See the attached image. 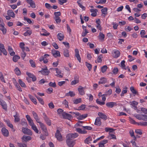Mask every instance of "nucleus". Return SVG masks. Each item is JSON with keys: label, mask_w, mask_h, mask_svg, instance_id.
<instances>
[{"label": "nucleus", "mask_w": 147, "mask_h": 147, "mask_svg": "<svg viewBox=\"0 0 147 147\" xmlns=\"http://www.w3.org/2000/svg\"><path fill=\"white\" fill-rule=\"evenodd\" d=\"M75 95V94L72 91H69V92L65 94V96H70L71 97L74 96Z\"/></svg>", "instance_id": "nucleus-29"}, {"label": "nucleus", "mask_w": 147, "mask_h": 147, "mask_svg": "<svg viewBox=\"0 0 147 147\" xmlns=\"http://www.w3.org/2000/svg\"><path fill=\"white\" fill-rule=\"evenodd\" d=\"M78 136V134L76 133L69 134L66 136V142L67 145L69 147H73L76 143L75 140H72Z\"/></svg>", "instance_id": "nucleus-1"}, {"label": "nucleus", "mask_w": 147, "mask_h": 147, "mask_svg": "<svg viewBox=\"0 0 147 147\" xmlns=\"http://www.w3.org/2000/svg\"><path fill=\"white\" fill-rule=\"evenodd\" d=\"M4 25L0 24V30L2 32L3 34H5L6 33V29L4 27Z\"/></svg>", "instance_id": "nucleus-20"}, {"label": "nucleus", "mask_w": 147, "mask_h": 147, "mask_svg": "<svg viewBox=\"0 0 147 147\" xmlns=\"http://www.w3.org/2000/svg\"><path fill=\"white\" fill-rule=\"evenodd\" d=\"M22 122L21 123V124L24 126H26L27 125V123L26 122V119H22Z\"/></svg>", "instance_id": "nucleus-43"}, {"label": "nucleus", "mask_w": 147, "mask_h": 147, "mask_svg": "<svg viewBox=\"0 0 147 147\" xmlns=\"http://www.w3.org/2000/svg\"><path fill=\"white\" fill-rule=\"evenodd\" d=\"M36 98H37V99H38V100L39 101V102L42 104V105H43L44 104V102L43 100V99L38 97V96H36Z\"/></svg>", "instance_id": "nucleus-56"}, {"label": "nucleus", "mask_w": 147, "mask_h": 147, "mask_svg": "<svg viewBox=\"0 0 147 147\" xmlns=\"http://www.w3.org/2000/svg\"><path fill=\"white\" fill-rule=\"evenodd\" d=\"M75 56L80 63L81 62V58L79 54V51L78 49H76L75 50Z\"/></svg>", "instance_id": "nucleus-11"}, {"label": "nucleus", "mask_w": 147, "mask_h": 147, "mask_svg": "<svg viewBox=\"0 0 147 147\" xmlns=\"http://www.w3.org/2000/svg\"><path fill=\"white\" fill-rule=\"evenodd\" d=\"M142 120L144 121H147V115L145 114H142Z\"/></svg>", "instance_id": "nucleus-52"}, {"label": "nucleus", "mask_w": 147, "mask_h": 147, "mask_svg": "<svg viewBox=\"0 0 147 147\" xmlns=\"http://www.w3.org/2000/svg\"><path fill=\"white\" fill-rule=\"evenodd\" d=\"M31 128L36 133H38V130L35 124L34 125L32 126L31 127Z\"/></svg>", "instance_id": "nucleus-47"}, {"label": "nucleus", "mask_w": 147, "mask_h": 147, "mask_svg": "<svg viewBox=\"0 0 147 147\" xmlns=\"http://www.w3.org/2000/svg\"><path fill=\"white\" fill-rule=\"evenodd\" d=\"M107 80L106 78H101L100 79V80L98 82L99 84H105L107 82Z\"/></svg>", "instance_id": "nucleus-26"}, {"label": "nucleus", "mask_w": 147, "mask_h": 147, "mask_svg": "<svg viewBox=\"0 0 147 147\" xmlns=\"http://www.w3.org/2000/svg\"><path fill=\"white\" fill-rule=\"evenodd\" d=\"M62 116L64 118L70 120L72 118V116L69 114L66 113L65 112L62 113Z\"/></svg>", "instance_id": "nucleus-6"}, {"label": "nucleus", "mask_w": 147, "mask_h": 147, "mask_svg": "<svg viewBox=\"0 0 147 147\" xmlns=\"http://www.w3.org/2000/svg\"><path fill=\"white\" fill-rule=\"evenodd\" d=\"M141 111L145 114H147V109L143 107L141 108Z\"/></svg>", "instance_id": "nucleus-64"}, {"label": "nucleus", "mask_w": 147, "mask_h": 147, "mask_svg": "<svg viewBox=\"0 0 147 147\" xmlns=\"http://www.w3.org/2000/svg\"><path fill=\"white\" fill-rule=\"evenodd\" d=\"M0 105H1L3 109L5 111L7 109V106L6 103L2 100H0Z\"/></svg>", "instance_id": "nucleus-9"}, {"label": "nucleus", "mask_w": 147, "mask_h": 147, "mask_svg": "<svg viewBox=\"0 0 147 147\" xmlns=\"http://www.w3.org/2000/svg\"><path fill=\"white\" fill-rule=\"evenodd\" d=\"M22 140L23 142L24 141L25 142H27L31 140V138L30 136H27L24 135L22 138Z\"/></svg>", "instance_id": "nucleus-16"}, {"label": "nucleus", "mask_w": 147, "mask_h": 147, "mask_svg": "<svg viewBox=\"0 0 147 147\" xmlns=\"http://www.w3.org/2000/svg\"><path fill=\"white\" fill-rule=\"evenodd\" d=\"M20 59V57L19 56L15 55L13 58V60L14 62H16L18 59Z\"/></svg>", "instance_id": "nucleus-38"}, {"label": "nucleus", "mask_w": 147, "mask_h": 147, "mask_svg": "<svg viewBox=\"0 0 147 147\" xmlns=\"http://www.w3.org/2000/svg\"><path fill=\"white\" fill-rule=\"evenodd\" d=\"M131 103L130 105L133 107H134L135 105H137L138 104V102L135 101H133L132 102H130Z\"/></svg>", "instance_id": "nucleus-54"}, {"label": "nucleus", "mask_w": 147, "mask_h": 147, "mask_svg": "<svg viewBox=\"0 0 147 147\" xmlns=\"http://www.w3.org/2000/svg\"><path fill=\"white\" fill-rule=\"evenodd\" d=\"M49 54H45L43 56H42L40 57L39 58V61L41 62L43 60L46 59L47 57H49Z\"/></svg>", "instance_id": "nucleus-28"}, {"label": "nucleus", "mask_w": 147, "mask_h": 147, "mask_svg": "<svg viewBox=\"0 0 147 147\" xmlns=\"http://www.w3.org/2000/svg\"><path fill=\"white\" fill-rule=\"evenodd\" d=\"M81 0H78L77 1V3L80 7L82 8L83 10H85V7L84 6H83L81 3Z\"/></svg>", "instance_id": "nucleus-35"}, {"label": "nucleus", "mask_w": 147, "mask_h": 147, "mask_svg": "<svg viewBox=\"0 0 147 147\" xmlns=\"http://www.w3.org/2000/svg\"><path fill=\"white\" fill-rule=\"evenodd\" d=\"M44 119L48 125L49 126L51 125V121L49 120V119L48 117H45L44 118Z\"/></svg>", "instance_id": "nucleus-33"}, {"label": "nucleus", "mask_w": 147, "mask_h": 147, "mask_svg": "<svg viewBox=\"0 0 147 147\" xmlns=\"http://www.w3.org/2000/svg\"><path fill=\"white\" fill-rule=\"evenodd\" d=\"M107 69V65H104L102 66L101 68V71L103 73H104L106 71Z\"/></svg>", "instance_id": "nucleus-46"}, {"label": "nucleus", "mask_w": 147, "mask_h": 147, "mask_svg": "<svg viewBox=\"0 0 147 147\" xmlns=\"http://www.w3.org/2000/svg\"><path fill=\"white\" fill-rule=\"evenodd\" d=\"M24 44L23 42H21L20 43V47L22 49V51H24Z\"/></svg>", "instance_id": "nucleus-58"}, {"label": "nucleus", "mask_w": 147, "mask_h": 147, "mask_svg": "<svg viewBox=\"0 0 147 147\" xmlns=\"http://www.w3.org/2000/svg\"><path fill=\"white\" fill-rule=\"evenodd\" d=\"M142 114H136L134 116L137 119L139 120H142Z\"/></svg>", "instance_id": "nucleus-48"}, {"label": "nucleus", "mask_w": 147, "mask_h": 147, "mask_svg": "<svg viewBox=\"0 0 147 147\" xmlns=\"http://www.w3.org/2000/svg\"><path fill=\"white\" fill-rule=\"evenodd\" d=\"M55 136L58 141H61L62 140V136L59 130H57L55 134Z\"/></svg>", "instance_id": "nucleus-3"}, {"label": "nucleus", "mask_w": 147, "mask_h": 147, "mask_svg": "<svg viewBox=\"0 0 147 147\" xmlns=\"http://www.w3.org/2000/svg\"><path fill=\"white\" fill-rule=\"evenodd\" d=\"M8 50L11 56H13L15 55V53L13 51L12 48L11 47L8 46Z\"/></svg>", "instance_id": "nucleus-24"}, {"label": "nucleus", "mask_w": 147, "mask_h": 147, "mask_svg": "<svg viewBox=\"0 0 147 147\" xmlns=\"http://www.w3.org/2000/svg\"><path fill=\"white\" fill-rule=\"evenodd\" d=\"M54 19L57 24H59L61 22V20L60 17L54 18Z\"/></svg>", "instance_id": "nucleus-53"}, {"label": "nucleus", "mask_w": 147, "mask_h": 147, "mask_svg": "<svg viewBox=\"0 0 147 147\" xmlns=\"http://www.w3.org/2000/svg\"><path fill=\"white\" fill-rule=\"evenodd\" d=\"M29 61H30V64L31 65V66L33 67H36L35 63L33 61V60H30Z\"/></svg>", "instance_id": "nucleus-55"}, {"label": "nucleus", "mask_w": 147, "mask_h": 147, "mask_svg": "<svg viewBox=\"0 0 147 147\" xmlns=\"http://www.w3.org/2000/svg\"><path fill=\"white\" fill-rule=\"evenodd\" d=\"M81 101L82 99L81 98H78L74 100V104H77L78 103L80 102Z\"/></svg>", "instance_id": "nucleus-45"}, {"label": "nucleus", "mask_w": 147, "mask_h": 147, "mask_svg": "<svg viewBox=\"0 0 147 147\" xmlns=\"http://www.w3.org/2000/svg\"><path fill=\"white\" fill-rule=\"evenodd\" d=\"M5 122L6 123L7 125L9 127L12 129H13V125L10 123V121L9 120H6L5 121Z\"/></svg>", "instance_id": "nucleus-34"}, {"label": "nucleus", "mask_w": 147, "mask_h": 147, "mask_svg": "<svg viewBox=\"0 0 147 147\" xmlns=\"http://www.w3.org/2000/svg\"><path fill=\"white\" fill-rule=\"evenodd\" d=\"M28 96L31 100L34 103V104L36 105L37 102L36 99L35 98H34L33 96L30 94L28 95Z\"/></svg>", "instance_id": "nucleus-25"}, {"label": "nucleus", "mask_w": 147, "mask_h": 147, "mask_svg": "<svg viewBox=\"0 0 147 147\" xmlns=\"http://www.w3.org/2000/svg\"><path fill=\"white\" fill-rule=\"evenodd\" d=\"M27 3L30 4L31 7L33 8L36 7V5L34 2L32 0H26Z\"/></svg>", "instance_id": "nucleus-15"}, {"label": "nucleus", "mask_w": 147, "mask_h": 147, "mask_svg": "<svg viewBox=\"0 0 147 147\" xmlns=\"http://www.w3.org/2000/svg\"><path fill=\"white\" fill-rule=\"evenodd\" d=\"M17 144L19 147H27V145L25 144L18 143Z\"/></svg>", "instance_id": "nucleus-49"}, {"label": "nucleus", "mask_w": 147, "mask_h": 147, "mask_svg": "<svg viewBox=\"0 0 147 147\" xmlns=\"http://www.w3.org/2000/svg\"><path fill=\"white\" fill-rule=\"evenodd\" d=\"M99 36L100 39L101 40H103L105 38V35L101 32L100 33Z\"/></svg>", "instance_id": "nucleus-63"}, {"label": "nucleus", "mask_w": 147, "mask_h": 147, "mask_svg": "<svg viewBox=\"0 0 147 147\" xmlns=\"http://www.w3.org/2000/svg\"><path fill=\"white\" fill-rule=\"evenodd\" d=\"M40 125V127L41 129L45 132H46L47 131V129L45 125L41 123V122H38V123Z\"/></svg>", "instance_id": "nucleus-21"}, {"label": "nucleus", "mask_w": 147, "mask_h": 147, "mask_svg": "<svg viewBox=\"0 0 147 147\" xmlns=\"http://www.w3.org/2000/svg\"><path fill=\"white\" fill-rule=\"evenodd\" d=\"M112 93V90L110 89L108 91L105 92V94H103V96H107L110 95Z\"/></svg>", "instance_id": "nucleus-32"}, {"label": "nucleus", "mask_w": 147, "mask_h": 147, "mask_svg": "<svg viewBox=\"0 0 147 147\" xmlns=\"http://www.w3.org/2000/svg\"><path fill=\"white\" fill-rule=\"evenodd\" d=\"M96 102L97 103L100 105H103L105 104V102H104L100 101L98 99H96Z\"/></svg>", "instance_id": "nucleus-60"}, {"label": "nucleus", "mask_w": 147, "mask_h": 147, "mask_svg": "<svg viewBox=\"0 0 147 147\" xmlns=\"http://www.w3.org/2000/svg\"><path fill=\"white\" fill-rule=\"evenodd\" d=\"M1 132L3 135L5 137H8L9 136V132L8 130L4 127H3L1 129Z\"/></svg>", "instance_id": "nucleus-8"}, {"label": "nucleus", "mask_w": 147, "mask_h": 147, "mask_svg": "<svg viewBox=\"0 0 147 147\" xmlns=\"http://www.w3.org/2000/svg\"><path fill=\"white\" fill-rule=\"evenodd\" d=\"M54 14L55 16L54 18L59 17V16L61 15V13L59 11L55 12Z\"/></svg>", "instance_id": "nucleus-62"}, {"label": "nucleus", "mask_w": 147, "mask_h": 147, "mask_svg": "<svg viewBox=\"0 0 147 147\" xmlns=\"http://www.w3.org/2000/svg\"><path fill=\"white\" fill-rule=\"evenodd\" d=\"M138 125H140L142 126H147V122L144 121L140 122V123H138Z\"/></svg>", "instance_id": "nucleus-40"}, {"label": "nucleus", "mask_w": 147, "mask_h": 147, "mask_svg": "<svg viewBox=\"0 0 147 147\" xmlns=\"http://www.w3.org/2000/svg\"><path fill=\"white\" fill-rule=\"evenodd\" d=\"M16 74L17 75H20L21 74V72L18 67H16L15 69Z\"/></svg>", "instance_id": "nucleus-44"}, {"label": "nucleus", "mask_w": 147, "mask_h": 147, "mask_svg": "<svg viewBox=\"0 0 147 147\" xmlns=\"http://www.w3.org/2000/svg\"><path fill=\"white\" fill-rule=\"evenodd\" d=\"M146 32L144 30H142L140 33V34L141 36V37L142 38H144V35L145 34Z\"/></svg>", "instance_id": "nucleus-59"}, {"label": "nucleus", "mask_w": 147, "mask_h": 147, "mask_svg": "<svg viewBox=\"0 0 147 147\" xmlns=\"http://www.w3.org/2000/svg\"><path fill=\"white\" fill-rule=\"evenodd\" d=\"M87 116V114H85L84 115H80L77 119L79 120H82L84 119Z\"/></svg>", "instance_id": "nucleus-30"}, {"label": "nucleus", "mask_w": 147, "mask_h": 147, "mask_svg": "<svg viewBox=\"0 0 147 147\" xmlns=\"http://www.w3.org/2000/svg\"><path fill=\"white\" fill-rule=\"evenodd\" d=\"M108 138L109 139H116V136L115 135L112 134H110L108 136Z\"/></svg>", "instance_id": "nucleus-37"}, {"label": "nucleus", "mask_w": 147, "mask_h": 147, "mask_svg": "<svg viewBox=\"0 0 147 147\" xmlns=\"http://www.w3.org/2000/svg\"><path fill=\"white\" fill-rule=\"evenodd\" d=\"M57 37L59 41L63 40L64 38L63 35L61 33H59L57 35Z\"/></svg>", "instance_id": "nucleus-22"}, {"label": "nucleus", "mask_w": 147, "mask_h": 147, "mask_svg": "<svg viewBox=\"0 0 147 147\" xmlns=\"http://www.w3.org/2000/svg\"><path fill=\"white\" fill-rule=\"evenodd\" d=\"M84 88L82 87L81 86H79L78 88V90L79 94L83 95L85 94V92L84 90Z\"/></svg>", "instance_id": "nucleus-12"}, {"label": "nucleus", "mask_w": 147, "mask_h": 147, "mask_svg": "<svg viewBox=\"0 0 147 147\" xmlns=\"http://www.w3.org/2000/svg\"><path fill=\"white\" fill-rule=\"evenodd\" d=\"M101 124V122L99 117H97L95 120L94 124L95 125L100 126Z\"/></svg>", "instance_id": "nucleus-19"}, {"label": "nucleus", "mask_w": 147, "mask_h": 147, "mask_svg": "<svg viewBox=\"0 0 147 147\" xmlns=\"http://www.w3.org/2000/svg\"><path fill=\"white\" fill-rule=\"evenodd\" d=\"M39 72L44 75H48L50 72V71L48 69L47 67L45 68H42L41 70L39 71Z\"/></svg>", "instance_id": "nucleus-5"}, {"label": "nucleus", "mask_w": 147, "mask_h": 147, "mask_svg": "<svg viewBox=\"0 0 147 147\" xmlns=\"http://www.w3.org/2000/svg\"><path fill=\"white\" fill-rule=\"evenodd\" d=\"M92 138L93 139H94V137L93 135L92 137L89 136L86 138L84 140V142L88 144L90 143V141L92 140Z\"/></svg>", "instance_id": "nucleus-13"}, {"label": "nucleus", "mask_w": 147, "mask_h": 147, "mask_svg": "<svg viewBox=\"0 0 147 147\" xmlns=\"http://www.w3.org/2000/svg\"><path fill=\"white\" fill-rule=\"evenodd\" d=\"M16 86V87L18 89V90L20 92H22V89L20 86L19 85V84L17 83H16V85H15Z\"/></svg>", "instance_id": "nucleus-61"}, {"label": "nucleus", "mask_w": 147, "mask_h": 147, "mask_svg": "<svg viewBox=\"0 0 147 147\" xmlns=\"http://www.w3.org/2000/svg\"><path fill=\"white\" fill-rule=\"evenodd\" d=\"M18 82L21 87H26V85L22 81V80L20 79H19L18 80Z\"/></svg>", "instance_id": "nucleus-36"}, {"label": "nucleus", "mask_w": 147, "mask_h": 147, "mask_svg": "<svg viewBox=\"0 0 147 147\" xmlns=\"http://www.w3.org/2000/svg\"><path fill=\"white\" fill-rule=\"evenodd\" d=\"M32 114L35 119L38 123L40 122L39 121L40 119L39 118L37 114L34 111H33L32 112Z\"/></svg>", "instance_id": "nucleus-17"}, {"label": "nucleus", "mask_w": 147, "mask_h": 147, "mask_svg": "<svg viewBox=\"0 0 147 147\" xmlns=\"http://www.w3.org/2000/svg\"><path fill=\"white\" fill-rule=\"evenodd\" d=\"M106 105L109 108H112L114 106H116L117 104L116 102H108L106 103Z\"/></svg>", "instance_id": "nucleus-10"}, {"label": "nucleus", "mask_w": 147, "mask_h": 147, "mask_svg": "<svg viewBox=\"0 0 147 147\" xmlns=\"http://www.w3.org/2000/svg\"><path fill=\"white\" fill-rule=\"evenodd\" d=\"M113 56L114 58H117L120 55V52L119 51L117 50H114L112 51Z\"/></svg>", "instance_id": "nucleus-4"}, {"label": "nucleus", "mask_w": 147, "mask_h": 147, "mask_svg": "<svg viewBox=\"0 0 147 147\" xmlns=\"http://www.w3.org/2000/svg\"><path fill=\"white\" fill-rule=\"evenodd\" d=\"M22 131L24 134L31 136L32 135V133L31 131L29 129L23 127L22 128Z\"/></svg>", "instance_id": "nucleus-2"}, {"label": "nucleus", "mask_w": 147, "mask_h": 147, "mask_svg": "<svg viewBox=\"0 0 147 147\" xmlns=\"http://www.w3.org/2000/svg\"><path fill=\"white\" fill-rule=\"evenodd\" d=\"M102 55H100L98 57L97 60L98 63H101L102 62Z\"/></svg>", "instance_id": "nucleus-50"}, {"label": "nucleus", "mask_w": 147, "mask_h": 147, "mask_svg": "<svg viewBox=\"0 0 147 147\" xmlns=\"http://www.w3.org/2000/svg\"><path fill=\"white\" fill-rule=\"evenodd\" d=\"M74 79L75 80L72 81L71 83V85H74L78 83L79 82V80H78V76H75L74 77Z\"/></svg>", "instance_id": "nucleus-18"}, {"label": "nucleus", "mask_w": 147, "mask_h": 147, "mask_svg": "<svg viewBox=\"0 0 147 147\" xmlns=\"http://www.w3.org/2000/svg\"><path fill=\"white\" fill-rule=\"evenodd\" d=\"M51 52L53 56L55 57H60V52L54 49L52 50Z\"/></svg>", "instance_id": "nucleus-7"}, {"label": "nucleus", "mask_w": 147, "mask_h": 147, "mask_svg": "<svg viewBox=\"0 0 147 147\" xmlns=\"http://www.w3.org/2000/svg\"><path fill=\"white\" fill-rule=\"evenodd\" d=\"M63 55L65 57H69V51L67 49H65L64 50Z\"/></svg>", "instance_id": "nucleus-27"}, {"label": "nucleus", "mask_w": 147, "mask_h": 147, "mask_svg": "<svg viewBox=\"0 0 147 147\" xmlns=\"http://www.w3.org/2000/svg\"><path fill=\"white\" fill-rule=\"evenodd\" d=\"M32 33V30H28L26 31V32H25L23 35L24 36H30V35Z\"/></svg>", "instance_id": "nucleus-39"}, {"label": "nucleus", "mask_w": 147, "mask_h": 147, "mask_svg": "<svg viewBox=\"0 0 147 147\" xmlns=\"http://www.w3.org/2000/svg\"><path fill=\"white\" fill-rule=\"evenodd\" d=\"M15 118L14 121L15 122H19L20 120L18 115L17 114V113H16V115L13 116Z\"/></svg>", "instance_id": "nucleus-31"}, {"label": "nucleus", "mask_w": 147, "mask_h": 147, "mask_svg": "<svg viewBox=\"0 0 147 147\" xmlns=\"http://www.w3.org/2000/svg\"><path fill=\"white\" fill-rule=\"evenodd\" d=\"M86 65L88 68L89 71H90L92 69V65L88 63L87 62H85Z\"/></svg>", "instance_id": "nucleus-41"}, {"label": "nucleus", "mask_w": 147, "mask_h": 147, "mask_svg": "<svg viewBox=\"0 0 147 147\" xmlns=\"http://www.w3.org/2000/svg\"><path fill=\"white\" fill-rule=\"evenodd\" d=\"M49 85L53 88H55L56 87V85L55 82L53 83L52 82H50L49 84Z\"/></svg>", "instance_id": "nucleus-51"}, {"label": "nucleus", "mask_w": 147, "mask_h": 147, "mask_svg": "<svg viewBox=\"0 0 147 147\" xmlns=\"http://www.w3.org/2000/svg\"><path fill=\"white\" fill-rule=\"evenodd\" d=\"M7 14L10 16L14 18L15 15L14 13L13 10H9L7 12Z\"/></svg>", "instance_id": "nucleus-23"}, {"label": "nucleus", "mask_w": 147, "mask_h": 147, "mask_svg": "<svg viewBox=\"0 0 147 147\" xmlns=\"http://www.w3.org/2000/svg\"><path fill=\"white\" fill-rule=\"evenodd\" d=\"M107 9L106 7H105L101 9V11L103 14H107Z\"/></svg>", "instance_id": "nucleus-57"}, {"label": "nucleus", "mask_w": 147, "mask_h": 147, "mask_svg": "<svg viewBox=\"0 0 147 147\" xmlns=\"http://www.w3.org/2000/svg\"><path fill=\"white\" fill-rule=\"evenodd\" d=\"M130 90L133 94H137L138 92L134 89L133 87H131L130 88Z\"/></svg>", "instance_id": "nucleus-42"}, {"label": "nucleus", "mask_w": 147, "mask_h": 147, "mask_svg": "<svg viewBox=\"0 0 147 147\" xmlns=\"http://www.w3.org/2000/svg\"><path fill=\"white\" fill-rule=\"evenodd\" d=\"M98 115L99 116L100 118H101L105 120H106L107 119V116L105 114L101 112H98Z\"/></svg>", "instance_id": "nucleus-14"}]
</instances>
